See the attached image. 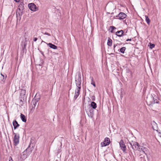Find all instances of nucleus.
Segmentation results:
<instances>
[{
	"instance_id": "1",
	"label": "nucleus",
	"mask_w": 161,
	"mask_h": 161,
	"mask_svg": "<svg viewBox=\"0 0 161 161\" xmlns=\"http://www.w3.org/2000/svg\"><path fill=\"white\" fill-rule=\"evenodd\" d=\"M129 144L134 150H137L147 155L148 152V149L144 147L140 146L139 143L136 142H129Z\"/></svg>"
},
{
	"instance_id": "2",
	"label": "nucleus",
	"mask_w": 161,
	"mask_h": 161,
	"mask_svg": "<svg viewBox=\"0 0 161 161\" xmlns=\"http://www.w3.org/2000/svg\"><path fill=\"white\" fill-rule=\"evenodd\" d=\"M96 108L97 104L94 102H91V105H89L88 106H87L85 110L89 117L91 118H92L94 113L92 108L95 109Z\"/></svg>"
},
{
	"instance_id": "3",
	"label": "nucleus",
	"mask_w": 161,
	"mask_h": 161,
	"mask_svg": "<svg viewBox=\"0 0 161 161\" xmlns=\"http://www.w3.org/2000/svg\"><path fill=\"white\" fill-rule=\"evenodd\" d=\"M31 144L28 147L23 153L22 157L23 158H26L31 153L32 150V147H31Z\"/></svg>"
},
{
	"instance_id": "4",
	"label": "nucleus",
	"mask_w": 161,
	"mask_h": 161,
	"mask_svg": "<svg viewBox=\"0 0 161 161\" xmlns=\"http://www.w3.org/2000/svg\"><path fill=\"white\" fill-rule=\"evenodd\" d=\"M13 134H14L13 140L14 144L15 146H17L19 143V134L14 133L13 131Z\"/></svg>"
},
{
	"instance_id": "5",
	"label": "nucleus",
	"mask_w": 161,
	"mask_h": 161,
	"mask_svg": "<svg viewBox=\"0 0 161 161\" xmlns=\"http://www.w3.org/2000/svg\"><path fill=\"white\" fill-rule=\"evenodd\" d=\"M28 7L29 8L33 11H36L38 10L36 5L33 3H29L28 5Z\"/></svg>"
},
{
	"instance_id": "6",
	"label": "nucleus",
	"mask_w": 161,
	"mask_h": 161,
	"mask_svg": "<svg viewBox=\"0 0 161 161\" xmlns=\"http://www.w3.org/2000/svg\"><path fill=\"white\" fill-rule=\"evenodd\" d=\"M154 97L152 95L147 96V97L146 102L148 105H150L153 103Z\"/></svg>"
},
{
	"instance_id": "7",
	"label": "nucleus",
	"mask_w": 161,
	"mask_h": 161,
	"mask_svg": "<svg viewBox=\"0 0 161 161\" xmlns=\"http://www.w3.org/2000/svg\"><path fill=\"white\" fill-rule=\"evenodd\" d=\"M110 143V140L108 137H106L103 142L101 143V145L102 147L106 146L108 145Z\"/></svg>"
},
{
	"instance_id": "8",
	"label": "nucleus",
	"mask_w": 161,
	"mask_h": 161,
	"mask_svg": "<svg viewBox=\"0 0 161 161\" xmlns=\"http://www.w3.org/2000/svg\"><path fill=\"white\" fill-rule=\"evenodd\" d=\"M120 147L121 149L124 153H125L126 146H125L124 142L123 140H121L119 142Z\"/></svg>"
},
{
	"instance_id": "9",
	"label": "nucleus",
	"mask_w": 161,
	"mask_h": 161,
	"mask_svg": "<svg viewBox=\"0 0 161 161\" xmlns=\"http://www.w3.org/2000/svg\"><path fill=\"white\" fill-rule=\"evenodd\" d=\"M127 16V15L124 13L121 12L116 17H118V19H125Z\"/></svg>"
},
{
	"instance_id": "10",
	"label": "nucleus",
	"mask_w": 161,
	"mask_h": 161,
	"mask_svg": "<svg viewBox=\"0 0 161 161\" xmlns=\"http://www.w3.org/2000/svg\"><path fill=\"white\" fill-rule=\"evenodd\" d=\"M38 101V100L33 98L31 102V105H32V108H34Z\"/></svg>"
},
{
	"instance_id": "11",
	"label": "nucleus",
	"mask_w": 161,
	"mask_h": 161,
	"mask_svg": "<svg viewBox=\"0 0 161 161\" xmlns=\"http://www.w3.org/2000/svg\"><path fill=\"white\" fill-rule=\"evenodd\" d=\"M13 125L14 126V129H16L17 127H19V125L18 123L16 120H14L13 122Z\"/></svg>"
},
{
	"instance_id": "12",
	"label": "nucleus",
	"mask_w": 161,
	"mask_h": 161,
	"mask_svg": "<svg viewBox=\"0 0 161 161\" xmlns=\"http://www.w3.org/2000/svg\"><path fill=\"white\" fill-rule=\"evenodd\" d=\"M115 34L119 37H121L123 35H125V34H124V31L122 30L116 32Z\"/></svg>"
},
{
	"instance_id": "13",
	"label": "nucleus",
	"mask_w": 161,
	"mask_h": 161,
	"mask_svg": "<svg viewBox=\"0 0 161 161\" xmlns=\"http://www.w3.org/2000/svg\"><path fill=\"white\" fill-rule=\"evenodd\" d=\"M80 92V90L77 89H76V90L75 91V96L74 97V98L75 99H76L77 98V97H78V96L79 95Z\"/></svg>"
},
{
	"instance_id": "14",
	"label": "nucleus",
	"mask_w": 161,
	"mask_h": 161,
	"mask_svg": "<svg viewBox=\"0 0 161 161\" xmlns=\"http://www.w3.org/2000/svg\"><path fill=\"white\" fill-rule=\"evenodd\" d=\"M77 87V89L80 90L81 88V81H75Z\"/></svg>"
},
{
	"instance_id": "15",
	"label": "nucleus",
	"mask_w": 161,
	"mask_h": 161,
	"mask_svg": "<svg viewBox=\"0 0 161 161\" xmlns=\"http://www.w3.org/2000/svg\"><path fill=\"white\" fill-rule=\"evenodd\" d=\"M75 80H81V75L80 73H79L76 75Z\"/></svg>"
},
{
	"instance_id": "16",
	"label": "nucleus",
	"mask_w": 161,
	"mask_h": 161,
	"mask_svg": "<svg viewBox=\"0 0 161 161\" xmlns=\"http://www.w3.org/2000/svg\"><path fill=\"white\" fill-rule=\"evenodd\" d=\"M47 45L49 46V47L52 48H53L54 49H57V46L55 45L52 44V43H49L48 44L47 43Z\"/></svg>"
},
{
	"instance_id": "17",
	"label": "nucleus",
	"mask_w": 161,
	"mask_h": 161,
	"mask_svg": "<svg viewBox=\"0 0 161 161\" xmlns=\"http://www.w3.org/2000/svg\"><path fill=\"white\" fill-rule=\"evenodd\" d=\"M20 118L23 122H26V118L25 116L23 114H21Z\"/></svg>"
},
{
	"instance_id": "18",
	"label": "nucleus",
	"mask_w": 161,
	"mask_h": 161,
	"mask_svg": "<svg viewBox=\"0 0 161 161\" xmlns=\"http://www.w3.org/2000/svg\"><path fill=\"white\" fill-rule=\"evenodd\" d=\"M145 20L148 25H149L150 24V20L148 16L147 15H145Z\"/></svg>"
},
{
	"instance_id": "19",
	"label": "nucleus",
	"mask_w": 161,
	"mask_h": 161,
	"mask_svg": "<svg viewBox=\"0 0 161 161\" xmlns=\"http://www.w3.org/2000/svg\"><path fill=\"white\" fill-rule=\"evenodd\" d=\"M112 40L109 38L107 42L108 45L109 46H111L112 45Z\"/></svg>"
},
{
	"instance_id": "20",
	"label": "nucleus",
	"mask_w": 161,
	"mask_h": 161,
	"mask_svg": "<svg viewBox=\"0 0 161 161\" xmlns=\"http://www.w3.org/2000/svg\"><path fill=\"white\" fill-rule=\"evenodd\" d=\"M125 49H126L125 47H122L120 48V52L121 53H124Z\"/></svg>"
},
{
	"instance_id": "21",
	"label": "nucleus",
	"mask_w": 161,
	"mask_h": 161,
	"mask_svg": "<svg viewBox=\"0 0 161 161\" xmlns=\"http://www.w3.org/2000/svg\"><path fill=\"white\" fill-rule=\"evenodd\" d=\"M159 102L158 100V98H157V99H155L154 98V100H153V103H159Z\"/></svg>"
},
{
	"instance_id": "22",
	"label": "nucleus",
	"mask_w": 161,
	"mask_h": 161,
	"mask_svg": "<svg viewBox=\"0 0 161 161\" xmlns=\"http://www.w3.org/2000/svg\"><path fill=\"white\" fill-rule=\"evenodd\" d=\"M110 29L111 30V32L112 33L114 32V30L116 29V28L114 26H110Z\"/></svg>"
},
{
	"instance_id": "23",
	"label": "nucleus",
	"mask_w": 161,
	"mask_h": 161,
	"mask_svg": "<svg viewBox=\"0 0 161 161\" xmlns=\"http://www.w3.org/2000/svg\"><path fill=\"white\" fill-rule=\"evenodd\" d=\"M149 44H150V48L152 49L154 47L155 45L154 44H152L151 43H149Z\"/></svg>"
},
{
	"instance_id": "24",
	"label": "nucleus",
	"mask_w": 161,
	"mask_h": 161,
	"mask_svg": "<svg viewBox=\"0 0 161 161\" xmlns=\"http://www.w3.org/2000/svg\"><path fill=\"white\" fill-rule=\"evenodd\" d=\"M25 91L24 90H21V93H20V95H25Z\"/></svg>"
},
{
	"instance_id": "25",
	"label": "nucleus",
	"mask_w": 161,
	"mask_h": 161,
	"mask_svg": "<svg viewBox=\"0 0 161 161\" xmlns=\"http://www.w3.org/2000/svg\"><path fill=\"white\" fill-rule=\"evenodd\" d=\"M1 75L3 77V79L5 80L7 77V75H3L2 74H1Z\"/></svg>"
},
{
	"instance_id": "26",
	"label": "nucleus",
	"mask_w": 161,
	"mask_h": 161,
	"mask_svg": "<svg viewBox=\"0 0 161 161\" xmlns=\"http://www.w3.org/2000/svg\"><path fill=\"white\" fill-rule=\"evenodd\" d=\"M26 43H24V47H23V49H25L26 46Z\"/></svg>"
},
{
	"instance_id": "27",
	"label": "nucleus",
	"mask_w": 161,
	"mask_h": 161,
	"mask_svg": "<svg viewBox=\"0 0 161 161\" xmlns=\"http://www.w3.org/2000/svg\"><path fill=\"white\" fill-rule=\"evenodd\" d=\"M43 34L47 35H48V36H51L50 34L49 33H48L47 32H45V33H43Z\"/></svg>"
},
{
	"instance_id": "28",
	"label": "nucleus",
	"mask_w": 161,
	"mask_h": 161,
	"mask_svg": "<svg viewBox=\"0 0 161 161\" xmlns=\"http://www.w3.org/2000/svg\"><path fill=\"white\" fill-rule=\"evenodd\" d=\"M9 161H13L12 158L11 157H10L9 158Z\"/></svg>"
},
{
	"instance_id": "29",
	"label": "nucleus",
	"mask_w": 161,
	"mask_h": 161,
	"mask_svg": "<svg viewBox=\"0 0 161 161\" xmlns=\"http://www.w3.org/2000/svg\"><path fill=\"white\" fill-rule=\"evenodd\" d=\"M91 84H92L94 87H95V84L94 81H92L91 83Z\"/></svg>"
},
{
	"instance_id": "30",
	"label": "nucleus",
	"mask_w": 161,
	"mask_h": 161,
	"mask_svg": "<svg viewBox=\"0 0 161 161\" xmlns=\"http://www.w3.org/2000/svg\"><path fill=\"white\" fill-rule=\"evenodd\" d=\"M37 40V39L36 37L34 38L33 40L34 42H36Z\"/></svg>"
},
{
	"instance_id": "31",
	"label": "nucleus",
	"mask_w": 161,
	"mask_h": 161,
	"mask_svg": "<svg viewBox=\"0 0 161 161\" xmlns=\"http://www.w3.org/2000/svg\"><path fill=\"white\" fill-rule=\"evenodd\" d=\"M126 41H131V38L130 39H127L126 40Z\"/></svg>"
},
{
	"instance_id": "32",
	"label": "nucleus",
	"mask_w": 161,
	"mask_h": 161,
	"mask_svg": "<svg viewBox=\"0 0 161 161\" xmlns=\"http://www.w3.org/2000/svg\"><path fill=\"white\" fill-rule=\"evenodd\" d=\"M14 1H15L16 2H19L20 0H14Z\"/></svg>"
},
{
	"instance_id": "33",
	"label": "nucleus",
	"mask_w": 161,
	"mask_h": 161,
	"mask_svg": "<svg viewBox=\"0 0 161 161\" xmlns=\"http://www.w3.org/2000/svg\"><path fill=\"white\" fill-rule=\"evenodd\" d=\"M18 10H19V11L20 10V9L19 8L18 9H17V11H16V13H18Z\"/></svg>"
},
{
	"instance_id": "34",
	"label": "nucleus",
	"mask_w": 161,
	"mask_h": 161,
	"mask_svg": "<svg viewBox=\"0 0 161 161\" xmlns=\"http://www.w3.org/2000/svg\"><path fill=\"white\" fill-rule=\"evenodd\" d=\"M41 53L44 56V53L42 52H41Z\"/></svg>"
},
{
	"instance_id": "35",
	"label": "nucleus",
	"mask_w": 161,
	"mask_h": 161,
	"mask_svg": "<svg viewBox=\"0 0 161 161\" xmlns=\"http://www.w3.org/2000/svg\"><path fill=\"white\" fill-rule=\"evenodd\" d=\"M116 46V45H114V48H115V47Z\"/></svg>"
},
{
	"instance_id": "36",
	"label": "nucleus",
	"mask_w": 161,
	"mask_h": 161,
	"mask_svg": "<svg viewBox=\"0 0 161 161\" xmlns=\"http://www.w3.org/2000/svg\"><path fill=\"white\" fill-rule=\"evenodd\" d=\"M120 97H123V96H120Z\"/></svg>"
},
{
	"instance_id": "37",
	"label": "nucleus",
	"mask_w": 161,
	"mask_h": 161,
	"mask_svg": "<svg viewBox=\"0 0 161 161\" xmlns=\"http://www.w3.org/2000/svg\"><path fill=\"white\" fill-rule=\"evenodd\" d=\"M42 42H44V41H42Z\"/></svg>"
},
{
	"instance_id": "38",
	"label": "nucleus",
	"mask_w": 161,
	"mask_h": 161,
	"mask_svg": "<svg viewBox=\"0 0 161 161\" xmlns=\"http://www.w3.org/2000/svg\"><path fill=\"white\" fill-rule=\"evenodd\" d=\"M61 146L62 145V143H61Z\"/></svg>"
}]
</instances>
